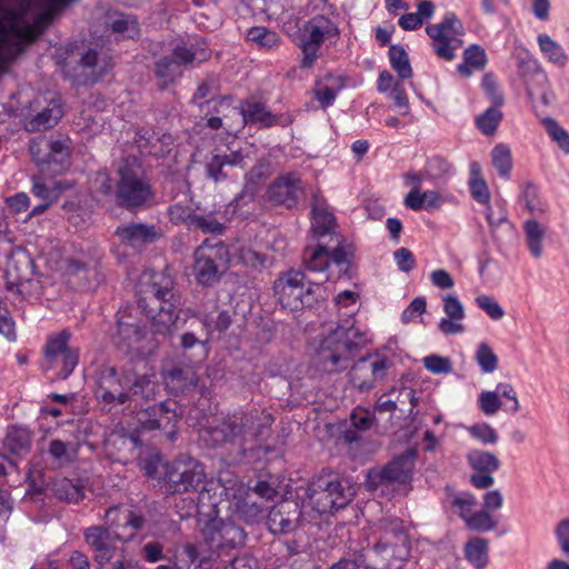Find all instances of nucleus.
<instances>
[{"label":"nucleus","mask_w":569,"mask_h":569,"mask_svg":"<svg viewBox=\"0 0 569 569\" xmlns=\"http://www.w3.org/2000/svg\"><path fill=\"white\" fill-rule=\"evenodd\" d=\"M341 87V79L331 74L327 76L325 81H320L316 84L315 96L323 109L335 102Z\"/></svg>","instance_id":"40"},{"label":"nucleus","mask_w":569,"mask_h":569,"mask_svg":"<svg viewBox=\"0 0 569 569\" xmlns=\"http://www.w3.org/2000/svg\"><path fill=\"white\" fill-rule=\"evenodd\" d=\"M479 408L486 416H492L497 413L502 403L495 391H482L478 398Z\"/></svg>","instance_id":"62"},{"label":"nucleus","mask_w":569,"mask_h":569,"mask_svg":"<svg viewBox=\"0 0 569 569\" xmlns=\"http://www.w3.org/2000/svg\"><path fill=\"white\" fill-rule=\"evenodd\" d=\"M469 466L476 471L470 476V482L478 489L490 488L495 478L492 473L500 467L498 457L483 450H471L467 455Z\"/></svg>","instance_id":"23"},{"label":"nucleus","mask_w":569,"mask_h":569,"mask_svg":"<svg viewBox=\"0 0 569 569\" xmlns=\"http://www.w3.org/2000/svg\"><path fill=\"white\" fill-rule=\"evenodd\" d=\"M123 377L118 375L116 367L103 365L96 373L94 395L98 401L109 409L128 403V395Z\"/></svg>","instance_id":"19"},{"label":"nucleus","mask_w":569,"mask_h":569,"mask_svg":"<svg viewBox=\"0 0 569 569\" xmlns=\"http://www.w3.org/2000/svg\"><path fill=\"white\" fill-rule=\"evenodd\" d=\"M538 44L545 58L549 62L558 67H565L567 64L568 56L565 52L563 48L553 39H551L548 34H539Z\"/></svg>","instance_id":"42"},{"label":"nucleus","mask_w":569,"mask_h":569,"mask_svg":"<svg viewBox=\"0 0 569 569\" xmlns=\"http://www.w3.org/2000/svg\"><path fill=\"white\" fill-rule=\"evenodd\" d=\"M451 506L457 510L465 523H467V519L475 513L473 509L477 506V499L470 492H461L452 498Z\"/></svg>","instance_id":"54"},{"label":"nucleus","mask_w":569,"mask_h":569,"mask_svg":"<svg viewBox=\"0 0 569 569\" xmlns=\"http://www.w3.org/2000/svg\"><path fill=\"white\" fill-rule=\"evenodd\" d=\"M443 311L446 318H442L438 325L439 330L447 335H458L465 331L462 320L465 318V308L459 299L453 295H447L442 298Z\"/></svg>","instance_id":"30"},{"label":"nucleus","mask_w":569,"mask_h":569,"mask_svg":"<svg viewBox=\"0 0 569 569\" xmlns=\"http://www.w3.org/2000/svg\"><path fill=\"white\" fill-rule=\"evenodd\" d=\"M193 274L198 283L210 287L219 281L228 269V247L218 239L204 240L193 254Z\"/></svg>","instance_id":"10"},{"label":"nucleus","mask_w":569,"mask_h":569,"mask_svg":"<svg viewBox=\"0 0 569 569\" xmlns=\"http://www.w3.org/2000/svg\"><path fill=\"white\" fill-rule=\"evenodd\" d=\"M372 538V546L359 552L365 569H401L405 566L410 556V543L401 520H380L373 528Z\"/></svg>","instance_id":"2"},{"label":"nucleus","mask_w":569,"mask_h":569,"mask_svg":"<svg viewBox=\"0 0 569 569\" xmlns=\"http://www.w3.org/2000/svg\"><path fill=\"white\" fill-rule=\"evenodd\" d=\"M181 560L189 563L192 569H207L209 558L196 545H187L181 552Z\"/></svg>","instance_id":"57"},{"label":"nucleus","mask_w":569,"mask_h":569,"mask_svg":"<svg viewBox=\"0 0 569 569\" xmlns=\"http://www.w3.org/2000/svg\"><path fill=\"white\" fill-rule=\"evenodd\" d=\"M543 126L549 137L565 153L569 154V133L552 118H545Z\"/></svg>","instance_id":"55"},{"label":"nucleus","mask_w":569,"mask_h":569,"mask_svg":"<svg viewBox=\"0 0 569 569\" xmlns=\"http://www.w3.org/2000/svg\"><path fill=\"white\" fill-rule=\"evenodd\" d=\"M526 243L529 252L536 259L541 258L543 253L542 241L546 236L545 228L535 219H529L523 223Z\"/></svg>","instance_id":"37"},{"label":"nucleus","mask_w":569,"mask_h":569,"mask_svg":"<svg viewBox=\"0 0 569 569\" xmlns=\"http://www.w3.org/2000/svg\"><path fill=\"white\" fill-rule=\"evenodd\" d=\"M173 298L169 281L163 286L157 282L141 284L138 303L150 319L154 335L171 336L179 329L180 317L176 312Z\"/></svg>","instance_id":"4"},{"label":"nucleus","mask_w":569,"mask_h":569,"mask_svg":"<svg viewBox=\"0 0 569 569\" xmlns=\"http://www.w3.org/2000/svg\"><path fill=\"white\" fill-rule=\"evenodd\" d=\"M128 395L127 408L136 410L154 401L160 393L157 373L146 360H139L122 370Z\"/></svg>","instance_id":"7"},{"label":"nucleus","mask_w":569,"mask_h":569,"mask_svg":"<svg viewBox=\"0 0 569 569\" xmlns=\"http://www.w3.org/2000/svg\"><path fill=\"white\" fill-rule=\"evenodd\" d=\"M426 31L433 40L435 52L443 60L451 61L462 47L463 27L455 13H447L442 22L427 27Z\"/></svg>","instance_id":"15"},{"label":"nucleus","mask_w":569,"mask_h":569,"mask_svg":"<svg viewBox=\"0 0 569 569\" xmlns=\"http://www.w3.org/2000/svg\"><path fill=\"white\" fill-rule=\"evenodd\" d=\"M52 491L60 500L74 503L84 496V489L80 481L68 478L56 479L52 483Z\"/></svg>","instance_id":"38"},{"label":"nucleus","mask_w":569,"mask_h":569,"mask_svg":"<svg viewBox=\"0 0 569 569\" xmlns=\"http://www.w3.org/2000/svg\"><path fill=\"white\" fill-rule=\"evenodd\" d=\"M488 540L480 537L468 540L463 548L465 558L476 569H485L488 566Z\"/></svg>","instance_id":"32"},{"label":"nucleus","mask_w":569,"mask_h":569,"mask_svg":"<svg viewBox=\"0 0 569 569\" xmlns=\"http://www.w3.org/2000/svg\"><path fill=\"white\" fill-rule=\"evenodd\" d=\"M320 283L306 281V274L299 270L282 273L273 282V293L283 309L297 311L312 307L319 297Z\"/></svg>","instance_id":"6"},{"label":"nucleus","mask_w":569,"mask_h":569,"mask_svg":"<svg viewBox=\"0 0 569 569\" xmlns=\"http://www.w3.org/2000/svg\"><path fill=\"white\" fill-rule=\"evenodd\" d=\"M114 233L122 243L133 248L144 243H151L159 237L154 226L140 222H130L119 226Z\"/></svg>","instance_id":"28"},{"label":"nucleus","mask_w":569,"mask_h":569,"mask_svg":"<svg viewBox=\"0 0 569 569\" xmlns=\"http://www.w3.org/2000/svg\"><path fill=\"white\" fill-rule=\"evenodd\" d=\"M466 526L473 531L487 532L496 529L497 522L490 516V512L481 509L479 511H475V513L467 519Z\"/></svg>","instance_id":"56"},{"label":"nucleus","mask_w":569,"mask_h":569,"mask_svg":"<svg viewBox=\"0 0 569 569\" xmlns=\"http://www.w3.org/2000/svg\"><path fill=\"white\" fill-rule=\"evenodd\" d=\"M487 58L485 50L479 46H471L463 52V63L458 66V71L469 77L472 70H482L486 66Z\"/></svg>","instance_id":"43"},{"label":"nucleus","mask_w":569,"mask_h":569,"mask_svg":"<svg viewBox=\"0 0 569 569\" xmlns=\"http://www.w3.org/2000/svg\"><path fill=\"white\" fill-rule=\"evenodd\" d=\"M501 119V111L497 107H490L477 118V126L483 134L491 136L496 132Z\"/></svg>","instance_id":"52"},{"label":"nucleus","mask_w":569,"mask_h":569,"mask_svg":"<svg viewBox=\"0 0 569 569\" xmlns=\"http://www.w3.org/2000/svg\"><path fill=\"white\" fill-rule=\"evenodd\" d=\"M172 493L197 491L203 488L206 472L203 465L189 456H181L167 467L164 476Z\"/></svg>","instance_id":"13"},{"label":"nucleus","mask_w":569,"mask_h":569,"mask_svg":"<svg viewBox=\"0 0 569 569\" xmlns=\"http://www.w3.org/2000/svg\"><path fill=\"white\" fill-rule=\"evenodd\" d=\"M469 190L471 197L479 203L489 204L490 191L481 176V166L478 162L470 163Z\"/></svg>","instance_id":"41"},{"label":"nucleus","mask_w":569,"mask_h":569,"mask_svg":"<svg viewBox=\"0 0 569 569\" xmlns=\"http://www.w3.org/2000/svg\"><path fill=\"white\" fill-rule=\"evenodd\" d=\"M70 332L63 330L54 336H51L44 349V363L43 368L49 370L58 362L62 363L59 377L66 379L74 370L79 361V352L77 349L68 347L70 340Z\"/></svg>","instance_id":"20"},{"label":"nucleus","mask_w":569,"mask_h":569,"mask_svg":"<svg viewBox=\"0 0 569 569\" xmlns=\"http://www.w3.org/2000/svg\"><path fill=\"white\" fill-rule=\"evenodd\" d=\"M302 507L296 500H282L274 505L267 518V526L272 533H292L305 522Z\"/></svg>","instance_id":"21"},{"label":"nucleus","mask_w":569,"mask_h":569,"mask_svg":"<svg viewBox=\"0 0 569 569\" xmlns=\"http://www.w3.org/2000/svg\"><path fill=\"white\" fill-rule=\"evenodd\" d=\"M191 228L200 229L206 233H222L224 227L212 216L194 214L191 220Z\"/></svg>","instance_id":"61"},{"label":"nucleus","mask_w":569,"mask_h":569,"mask_svg":"<svg viewBox=\"0 0 569 569\" xmlns=\"http://www.w3.org/2000/svg\"><path fill=\"white\" fill-rule=\"evenodd\" d=\"M216 112L224 118H237L238 129L247 124H257L259 128H269L278 122V117L271 113L267 107L258 101L247 100L241 107H232L226 98L221 99L216 107Z\"/></svg>","instance_id":"16"},{"label":"nucleus","mask_w":569,"mask_h":569,"mask_svg":"<svg viewBox=\"0 0 569 569\" xmlns=\"http://www.w3.org/2000/svg\"><path fill=\"white\" fill-rule=\"evenodd\" d=\"M164 383L174 391H183L197 385V376L192 368L172 366L162 372Z\"/></svg>","instance_id":"31"},{"label":"nucleus","mask_w":569,"mask_h":569,"mask_svg":"<svg viewBox=\"0 0 569 569\" xmlns=\"http://www.w3.org/2000/svg\"><path fill=\"white\" fill-rule=\"evenodd\" d=\"M176 402L167 400L154 405H148L136 412L137 423L141 429L152 431L162 429L170 441L177 435V422L180 418Z\"/></svg>","instance_id":"14"},{"label":"nucleus","mask_w":569,"mask_h":569,"mask_svg":"<svg viewBox=\"0 0 569 569\" xmlns=\"http://www.w3.org/2000/svg\"><path fill=\"white\" fill-rule=\"evenodd\" d=\"M425 170L428 179L438 181L450 172L451 164L445 158L433 157L428 161Z\"/></svg>","instance_id":"59"},{"label":"nucleus","mask_w":569,"mask_h":569,"mask_svg":"<svg viewBox=\"0 0 569 569\" xmlns=\"http://www.w3.org/2000/svg\"><path fill=\"white\" fill-rule=\"evenodd\" d=\"M134 142L142 156L164 157L172 144L170 134L159 136L154 131L141 129L137 132Z\"/></svg>","instance_id":"29"},{"label":"nucleus","mask_w":569,"mask_h":569,"mask_svg":"<svg viewBox=\"0 0 569 569\" xmlns=\"http://www.w3.org/2000/svg\"><path fill=\"white\" fill-rule=\"evenodd\" d=\"M69 164V150L60 140L50 141V153L44 161L46 171L50 174L61 173Z\"/></svg>","instance_id":"35"},{"label":"nucleus","mask_w":569,"mask_h":569,"mask_svg":"<svg viewBox=\"0 0 569 569\" xmlns=\"http://www.w3.org/2000/svg\"><path fill=\"white\" fill-rule=\"evenodd\" d=\"M366 343V333L355 327V321L349 319L321 341L317 358L325 371L341 372L349 367Z\"/></svg>","instance_id":"3"},{"label":"nucleus","mask_w":569,"mask_h":569,"mask_svg":"<svg viewBox=\"0 0 569 569\" xmlns=\"http://www.w3.org/2000/svg\"><path fill=\"white\" fill-rule=\"evenodd\" d=\"M470 435L485 445H495L498 441L497 431L488 423H477L470 427Z\"/></svg>","instance_id":"64"},{"label":"nucleus","mask_w":569,"mask_h":569,"mask_svg":"<svg viewBox=\"0 0 569 569\" xmlns=\"http://www.w3.org/2000/svg\"><path fill=\"white\" fill-rule=\"evenodd\" d=\"M389 60L392 69L401 79H409L412 76V69L406 50L398 44L389 48Z\"/></svg>","instance_id":"47"},{"label":"nucleus","mask_w":569,"mask_h":569,"mask_svg":"<svg viewBox=\"0 0 569 569\" xmlns=\"http://www.w3.org/2000/svg\"><path fill=\"white\" fill-rule=\"evenodd\" d=\"M491 160L499 174L505 179H509L512 168L510 148L503 143L495 146L491 151Z\"/></svg>","instance_id":"49"},{"label":"nucleus","mask_w":569,"mask_h":569,"mask_svg":"<svg viewBox=\"0 0 569 569\" xmlns=\"http://www.w3.org/2000/svg\"><path fill=\"white\" fill-rule=\"evenodd\" d=\"M305 263L308 270L322 272L329 266V247L328 243H319L313 249H306Z\"/></svg>","instance_id":"46"},{"label":"nucleus","mask_w":569,"mask_h":569,"mask_svg":"<svg viewBox=\"0 0 569 569\" xmlns=\"http://www.w3.org/2000/svg\"><path fill=\"white\" fill-rule=\"evenodd\" d=\"M417 451L407 449L397 456L385 467L371 469L368 473L367 485L370 490H377L381 486L398 485L407 486L412 480L416 465Z\"/></svg>","instance_id":"12"},{"label":"nucleus","mask_w":569,"mask_h":569,"mask_svg":"<svg viewBox=\"0 0 569 569\" xmlns=\"http://www.w3.org/2000/svg\"><path fill=\"white\" fill-rule=\"evenodd\" d=\"M246 156L240 151L211 152L206 160L204 170L208 179L214 183L223 182L232 177L231 171L236 168L243 169Z\"/></svg>","instance_id":"24"},{"label":"nucleus","mask_w":569,"mask_h":569,"mask_svg":"<svg viewBox=\"0 0 569 569\" xmlns=\"http://www.w3.org/2000/svg\"><path fill=\"white\" fill-rule=\"evenodd\" d=\"M31 432L27 428H9L3 440L4 448L16 456H24L31 448Z\"/></svg>","instance_id":"33"},{"label":"nucleus","mask_w":569,"mask_h":569,"mask_svg":"<svg viewBox=\"0 0 569 569\" xmlns=\"http://www.w3.org/2000/svg\"><path fill=\"white\" fill-rule=\"evenodd\" d=\"M477 306L483 310L491 319L500 320L505 316V311L498 301L486 295L478 296L476 298Z\"/></svg>","instance_id":"63"},{"label":"nucleus","mask_w":569,"mask_h":569,"mask_svg":"<svg viewBox=\"0 0 569 569\" xmlns=\"http://www.w3.org/2000/svg\"><path fill=\"white\" fill-rule=\"evenodd\" d=\"M143 336L144 331L138 322L127 321L123 319L118 321L117 333L114 336V340L118 346L123 345L131 349L142 340Z\"/></svg>","instance_id":"39"},{"label":"nucleus","mask_w":569,"mask_h":569,"mask_svg":"<svg viewBox=\"0 0 569 569\" xmlns=\"http://www.w3.org/2000/svg\"><path fill=\"white\" fill-rule=\"evenodd\" d=\"M202 533L206 542L218 557L230 549L241 547L246 539V533L240 526L222 519H212L207 522Z\"/></svg>","instance_id":"18"},{"label":"nucleus","mask_w":569,"mask_h":569,"mask_svg":"<svg viewBox=\"0 0 569 569\" xmlns=\"http://www.w3.org/2000/svg\"><path fill=\"white\" fill-rule=\"evenodd\" d=\"M32 193L42 201L54 202L60 194V189L58 188L57 183H54L53 187H49L42 181L41 178L33 177Z\"/></svg>","instance_id":"60"},{"label":"nucleus","mask_w":569,"mask_h":569,"mask_svg":"<svg viewBox=\"0 0 569 569\" xmlns=\"http://www.w3.org/2000/svg\"><path fill=\"white\" fill-rule=\"evenodd\" d=\"M350 421L355 430H347L345 432V439L348 442H353L358 440L357 431H366L370 429L373 425L375 418L368 412L355 411L350 416Z\"/></svg>","instance_id":"53"},{"label":"nucleus","mask_w":569,"mask_h":569,"mask_svg":"<svg viewBox=\"0 0 569 569\" xmlns=\"http://www.w3.org/2000/svg\"><path fill=\"white\" fill-rule=\"evenodd\" d=\"M475 360L483 373H491L498 368V357L487 342H481L478 346Z\"/></svg>","instance_id":"51"},{"label":"nucleus","mask_w":569,"mask_h":569,"mask_svg":"<svg viewBox=\"0 0 569 569\" xmlns=\"http://www.w3.org/2000/svg\"><path fill=\"white\" fill-rule=\"evenodd\" d=\"M63 111L61 104L52 100L50 106L34 116L27 124L29 131H41L52 128L62 118Z\"/></svg>","instance_id":"34"},{"label":"nucleus","mask_w":569,"mask_h":569,"mask_svg":"<svg viewBox=\"0 0 569 569\" xmlns=\"http://www.w3.org/2000/svg\"><path fill=\"white\" fill-rule=\"evenodd\" d=\"M352 496L351 487L331 476L313 478L306 489V499L318 513H330L346 507Z\"/></svg>","instance_id":"8"},{"label":"nucleus","mask_w":569,"mask_h":569,"mask_svg":"<svg viewBox=\"0 0 569 569\" xmlns=\"http://www.w3.org/2000/svg\"><path fill=\"white\" fill-rule=\"evenodd\" d=\"M81 64L84 68L90 69L87 73L88 77L93 80L102 77L108 69L111 67L110 61L107 58L101 59L96 50H88L81 58Z\"/></svg>","instance_id":"48"},{"label":"nucleus","mask_w":569,"mask_h":569,"mask_svg":"<svg viewBox=\"0 0 569 569\" xmlns=\"http://www.w3.org/2000/svg\"><path fill=\"white\" fill-rule=\"evenodd\" d=\"M50 141L46 138H37L31 140L29 144L31 158L41 168L42 172L46 171L44 161L47 160V154L50 153Z\"/></svg>","instance_id":"58"},{"label":"nucleus","mask_w":569,"mask_h":569,"mask_svg":"<svg viewBox=\"0 0 569 569\" xmlns=\"http://www.w3.org/2000/svg\"><path fill=\"white\" fill-rule=\"evenodd\" d=\"M247 39L260 48L272 49L279 43V36L264 27H252L247 32Z\"/></svg>","instance_id":"50"},{"label":"nucleus","mask_w":569,"mask_h":569,"mask_svg":"<svg viewBox=\"0 0 569 569\" xmlns=\"http://www.w3.org/2000/svg\"><path fill=\"white\" fill-rule=\"evenodd\" d=\"M47 452L58 467H63L77 459L78 446L61 439H51L48 443Z\"/></svg>","instance_id":"36"},{"label":"nucleus","mask_w":569,"mask_h":569,"mask_svg":"<svg viewBox=\"0 0 569 569\" xmlns=\"http://www.w3.org/2000/svg\"><path fill=\"white\" fill-rule=\"evenodd\" d=\"M339 36L335 14H316L310 18L301 31L300 49L302 59L300 67L310 69L320 56L321 44Z\"/></svg>","instance_id":"9"},{"label":"nucleus","mask_w":569,"mask_h":569,"mask_svg":"<svg viewBox=\"0 0 569 569\" xmlns=\"http://www.w3.org/2000/svg\"><path fill=\"white\" fill-rule=\"evenodd\" d=\"M331 241L336 243V247L332 250L329 249V263L333 262L338 267L339 276L347 274L351 263L350 258L353 253L352 248L343 244L341 237Z\"/></svg>","instance_id":"44"},{"label":"nucleus","mask_w":569,"mask_h":569,"mask_svg":"<svg viewBox=\"0 0 569 569\" xmlns=\"http://www.w3.org/2000/svg\"><path fill=\"white\" fill-rule=\"evenodd\" d=\"M87 543L94 552L97 563L116 557L118 535L101 526L90 527L84 532Z\"/></svg>","instance_id":"27"},{"label":"nucleus","mask_w":569,"mask_h":569,"mask_svg":"<svg viewBox=\"0 0 569 569\" xmlns=\"http://www.w3.org/2000/svg\"><path fill=\"white\" fill-rule=\"evenodd\" d=\"M391 367L392 361L387 356L380 353L367 355L350 368L348 372L349 383L359 392H369L387 378Z\"/></svg>","instance_id":"11"},{"label":"nucleus","mask_w":569,"mask_h":569,"mask_svg":"<svg viewBox=\"0 0 569 569\" xmlns=\"http://www.w3.org/2000/svg\"><path fill=\"white\" fill-rule=\"evenodd\" d=\"M311 231L315 238L329 237L333 240L340 237L337 232V221L326 199L315 193L311 199Z\"/></svg>","instance_id":"26"},{"label":"nucleus","mask_w":569,"mask_h":569,"mask_svg":"<svg viewBox=\"0 0 569 569\" xmlns=\"http://www.w3.org/2000/svg\"><path fill=\"white\" fill-rule=\"evenodd\" d=\"M272 418L256 409L236 411L204 430L213 447L224 450L230 463H239L248 451L269 437Z\"/></svg>","instance_id":"1"},{"label":"nucleus","mask_w":569,"mask_h":569,"mask_svg":"<svg viewBox=\"0 0 569 569\" xmlns=\"http://www.w3.org/2000/svg\"><path fill=\"white\" fill-rule=\"evenodd\" d=\"M191 317L199 318L208 332L219 331L223 332L231 326V316L227 310L219 311L218 316L213 318L210 313H201L199 311H187Z\"/></svg>","instance_id":"45"},{"label":"nucleus","mask_w":569,"mask_h":569,"mask_svg":"<svg viewBox=\"0 0 569 569\" xmlns=\"http://www.w3.org/2000/svg\"><path fill=\"white\" fill-rule=\"evenodd\" d=\"M153 190L141 161L123 159L118 167L116 197L121 207H141L153 199Z\"/></svg>","instance_id":"5"},{"label":"nucleus","mask_w":569,"mask_h":569,"mask_svg":"<svg viewBox=\"0 0 569 569\" xmlns=\"http://www.w3.org/2000/svg\"><path fill=\"white\" fill-rule=\"evenodd\" d=\"M34 268V260L27 251H12L4 271L6 288L17 295H24L26 284L31 282L36 272Z\"/></svg>","instance_id":"22"},{"label":"nucleus","mask_w":569,"mask_h":569,"mask_svg":"<svg viewBox=\"0 0 569 569\" xmlns=\"http://www.w3.org/2000/svg\"><path fill=\"white\" fill-rule=\"evenodd\" d=\"M209 53L207 48L201 46H187L184 43L177 44L171 54L162 57L156 64V74L168 81L174 80L182 74L184 67L194 62L201 63L208 60Z\"/></svg>","instance_id":"17"},{"label":"nucleus","mask_w":569,"mask_h":569,"mask_svg":"<svg viewBox=\"0 0 569 569\" xmlns=\"http://www.w3.org/2000/svg\"><path fill=\"white\" fill-rule=\"evenodd\" d=\"M302 193L300 178L296 173H287L277 178L268 188V199L277 206L293 208Z\"/></svg>","instance_id":"25"}]
</instances>
